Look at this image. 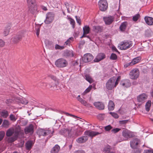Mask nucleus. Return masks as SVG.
Segmentation results:
<instances>
[{
	"instance_id": "obj_1",
	"label": "nucleus",
	"mask_w": 153,
	"mask_h": 153,
	"mask_svg": "<svg viewBox=\"0 0 153 153\" xmlns=\"http://www.w3.org/2000/svg\"><path fill=\"white\" fill-rule=\"evenodd\" d=\"M29 11L33 14L37 11V7L35 0H27Z\"/></svg>"
},
{
	"instance_id": "obj_2",
	"label": "nucleus",
	"mask_w": 153,
	"mask_h": 153,
	"mask_svg": "<svg viewBox=\"0 0 153 153\" xmlns=\"http://www.w3.org/2000/svg\"><path fill=\"white\" fill-rule=\"evenodd\" d=\"M115 78L114 77L110 78L106 83L105 87L108 90H111L117 86L115 83Z\"/></svg>"
},
{
	"instance_id": "obj_3",
	"label": "nucleus",
	"mask_w": 153,
	"mask_h": 153,
	"mask_svg": "<svg viewBox=\"0 0 153 153\" xmlns=\"http://www.w3.org/2000/svg\"><path fill=\"white\" fill-rule=\"evenodd\" d=\"M55 16V14L53 12L48 13L46 15V19L44 22L45 24H49L53 21Z\"/></svg>"
},
{
	"instance_id": "obj_4",
	"label": "nucleus",
	"mask_w": 153,
	"mask_h": 153,
	"mask_svg": "<svg viewBox=\"0 0 153 153\" xmlns=\"http://www.w3.org/2000/svg\"><path fill=\"white\" fill-rule=\"evenodd\" d=\"M75 131L73 129H63L60 131L61 134L64 135H68V136L71 137L74 135H76V134H74Z\"/></svg>"
},
{
	"instance_id": "obj_5",
	"label": "nucleus",
	"mask_w": 153,
	"mask_h": 153,
	"mask_svg": "<svg viewBox=\"0 0 153 153\" xmlns=\"http://www.w3.org/2000/svg\"><path fill=\"white\" fill-rule=\"evenodd\" d=\"M55 65L59 68H64L66 67L68 64L67 61L63 58L59 59L56 61Z\"/></svg>"
},
{
	"instance_id": "obj_6",
	"label": "nucleus",
	"mask_w": 153,
	"mask_h": 153,
	"mask_svg": "<svg viewBox=\"0 0 153 153\" xmlns=\"http://www.w3.org/2000/svg\"><path fill=\"white\" fill-rule=\"evenodd\" d=\"M100 10L102 11H105L108 8V4L106 0H100L98 2Z\"/></svg>"
},
{
	"instance_id": "obj_7",
	"label": "nucleus",
	"mask_w": 153,
	"mask_h": 153,
	"mask_svg": "<svg viewBox=\"0 0 153 153\" xmlns=\"http://www.w3.org/2000/svg\"><path fill=\"white\" fill-rule=\"evenodd\" d=\"M132 44L131 41H124L120 44V45L119 46V48L121 50H126L131 47L132 46Z\"/></svg>"
},
{
	"instance_id": "obj_8",
	"label": "nucleus",
	"mask_w": 153,
	"mask_h": 153,
	"mask_svg": "<svg viewBox=\"0 0 153 153\" xmlns=\"http://www.w3.org/2000/svg\"><path fill=\"white\" fill-rule=\"evenodd\" d=\"M129 75L131 79H136L139 76V71L137 69H133L130 71Z\"/></svg>"
},
{
	"instance_id": "obj_9",
	"label": "nucleus",
	"mask_w": 153,
	"mask_h": 153,
	"mask_svg": "<svg viewBox=\"0 0 153 153\" xmlns=\"http://www.w3.org/2000/svg\"><path fill=\"white\" fill-rule=\"evenodd\" d=\"M122 135L125 138L124 140H127L128 138H131L133 136L131 132L127 129L124 130L123 131Z\"/></svg>"
},
{
	"instance_id": "obj_10",
	"label": "nucleus",
	"mask_w": 153,
	"mask_h": 153,
	"mask_svg": "<svg viewBox=\"0 0 153 153\" xmlns=\"http://www.w3.org/2000/svg\"><path fill=\"white\" fill-rule=\"evenodd\" d=\"M93 56L90 53L85 54L82 57V61L84 62H88L91 61L93 59Z\"/></svg>"
},
{
	"instance_id": "obj_11",
	"label": "nucleus",
	"mask_w": 153,
	"mask_h": 153,
	"mask_svg": "<svg viewBox=\"0 0 153 153\" xmlns=\"http://www.w3.org/2000/svg\"><path fill=\"white\" fill-rule=\"evenodd\" d=\"M34 127L32 124H30L25 128L24 131L26 134L30 133L32 134L34 132Z\"/></svg>"
},
{
	"instance_id": "obj_12",
	"label": "nucleus",
	"mask_w": 153,
	"mask_h": 153,
	"mask_svg": "<svg viewBox=\"0 0 153 153\" xmlns=\"http://www.w3.org/2000/svg\"><path fill=\"white\" fill-rule=\"evenodd\" d=\"M147 96L145 94H142L137 97V101L141 103H143L146 101Z\"/></svg>"
},
{
	"instance_id": "obj_13",
	"label": "nucleus",
	"mask_w": 153,
	"mask_h": 153,
	"mask_svg": "<svg viewBox=\"0 0 153 153\" xmlns=\"http://www.w3.org/2000/svg\"><path fill=\"white\" fill-rule=\"evenodd\" d=\"M101 133L97 131H91L90 130H87L84 132V134L85 135H88L92 137L95 136Z\"/></svg>"
},
{
	"instance_id": "obj_14",
	"label": "nucleus",
	"mask_w": 153,
	"mask_h": 153,
	"mask_svg": "<svg viewBox=\"0 0 153 153\" xmlns=\"http://www.w3.org/2000/svg\"><path fill=\"white\" fill-rule=\"evenodd\" d=\"M140 142V140L137 138L134 139L130 142L131 147L134 149L137 148V145Z\"/></svg>"
},
{
	"instance_id": "obj_15",
	"label": "nucleus",
	"mask_w": 153,
	"mask_h": 153,
	"mask_svg": "<svg viewBox=\"0 0 153 153\" xmlns=\"http://www.w3.org/2000/svg\"><path fill=\"white\" fill-rule=\"evenodd\" d=\"M105 57V55L104 53H100L97 55L94 61L95 62H98L103 59Z\"/></svg>"
},
{
	"instance_id": "obj_16",
	"label": "nucleus",
	"mask_w": 153,
	"mask_h": 153,
	"mask_svg": "<svg viewBox=\"0 0 153 153\" xmlns=\"http://www.w3.org/2000/svg\"><path fill=\"white\" fill-rule=\"evenodd\" d=\"M23 36H24L22 34L15 36L12 38V41L14 43H17L22 39Z\"/></svg>"
},
{
	"instance_id": "obj_17",
	"label": "nucleus",
	"mask_w": 153,
	"mask_h": 153,
	"mask_svg": "<svg viewBox=\"0 0 153 153\" xmlns=\"http://www.w3.org/2000/svg\"><path fill=\"white\" fill-rule=\"evenodd\" d=\"M103 19L106 25H109L113 22L114 18L112 16H109L108 17H104Z\"/></svg>"
},
{
	"instance_id": "obj_18",
	"label": "nucleus",
	"mask_w": 153,
	"mask_h": 153,
	"mask_svg": "<svg viewBox=\"0 0 153 153\" xmlns=\"http://www.w3.org/2000/svg\"><path fill=\"white\" fill-rule=\"evenodd\" d=\"M94 105L96 108L99 110L104 109L105 105L103 103L100 102H96L94 103Z\"/></svg>"
},
{
	"instance_id": "obj_19",
	"label": "nucleus",
	"mask_w": 153,
	"mask_h": 153,
	"mask_svg": "<svg viewBox=\"0 0 153 153\" xmlns=\"http://www.w3.org/2000/svg\"><path fill=\"white\" fill-rule=\"evenodd\" d=\"M144 20L146 23L148 25H153V18L150 17H145Z\"/></svg>"
},
{
	"instance_id": "obj_20",
	"label": "nucleus",
	"mask_w": 153,
	"mask_h": 153,
	"mask_svg": "<svg viewBox=\"0 0 153 153\" xmlns=\"http://www.w3.org/2000/svg\"><path fill=\"white\" fill-rule=\"evenodd\" d=\"M88 140L87 136H84L78 138L76 139V141L79 143H83L86 142Z\"/></svg>"
},
{
	"instance_id": "obj_21",
	"label": "nucleus",
	"mask_w": 153,
	"mask_h": 153,
	"mask_svg": "<svg viewBox=\"0 0 153 153\" xmlns=\"http://www.w3.org/2000/svg\"><path fill=\"white\" fill-rule=\"evenodd\" d=\"M60 149V146L57 144L56 145L51 149V153H58Z\"/></svg>"
},
{
	"instance_id": "obj_22",
	"label": "nucleus",
	"mask_w": 153,
	"mask_h": 153,
	"mask_svg": "<svg viewBox=\"0 0 153 153\" xmlns=\"http://www.w3.org/2000/svg\"><path fill=\"white\" fill-rule=\"evenodd\" d=\"M49 76L50 77L51 79H52L55 82H57L55 84V85L54 86V87L52 86V85H49L50 88H51V90H55V88H52L53 87V88H54L55 87V86L56 88V85H57L56 84L58 83V80L55 76L53 75H50Z\"/></svg>"
},
{
	"instance_id": "obj_23",
	"label": "nucleus",
	"mask_w": 153,
	"mask_h": 153,
	"mask_svg": "<svg viewBox=\"0 0 153 153\" xmlns=\"http://www.w3.org/2000/svg\"><path fill=\"white\" fill-rule=\"evenodd\" d=\"M92 29L94 31L98 33L101 31L102 28L100 26H94L92 27Z\"/></svg>"
},
{
	"instance_id": "obj_24",
	"label": "nucleus",
	"mask_w": 153,
	"mask_h": 153,
	"mask_svg": "<svg viewBox=\"0 0 153 153\" xmlns=\"http://www.w3.org/2000/svg\"><path fill=\"white\" fill-rule=\"evenodd\" d=\"M127 25L128 23L126 22H125L122 23L119 27L120 30L122 31H124L126 28Z\"/></svg>"
},
{
	"instance_id": "obj_25",
	"label": "nucleus",
	"mask_w": 153,
	"mask_h": 153,
	"mask_svg": "<svg viewBox=\"0 0 153 153\" xmlns=\"http://www.w3.org/2000/svg\"><path fill=\"white\" fill-rule=\"evenodd\" d=\"M11 25L9 24L5 28L3 33L4 36H6L8 35L9 32Z\"/></svg>"
},
{
	"instance_id": "obj_26",
	"label": "nucleus",
	"mask_w": 153,
	"mask_h": 153,
	"mask_svg": "<svg viewBox=\"0 0 153 153\" xmlns=\"http://www.w3.org/2000/svg\"><path fill=\"white\" fill-rule=\"evenodd\" d=\"M108 109L109 111H112L114 108V104L113 102L111 100H110L108 105Z\"/></svg>"
},
{
	"instance_id": "obj_27",
	"label": "nucleus",
	"mask_w": 153,
	"mask_h": 153,
	"mask_svg": "<svg viewBox=\"0 0 153 153\" xmlns=\"http://www.w3.org/2000/svg\"><path fill=\"white\" fill-rule=\"evenodd\" d=\"M64 55L66 57H72L74 56V54L72 51H66L64 53Z\"/></svg>"
},
{
	"instance_id": "obj_28",
	"label": "nucleus",
	"mask_w": 153,
	"mask_h": 153,
	"mask_svg": "<svg viewBox=\"0 0 153 153\" xmlns=\"http://www.w3.org/2000/svg\"><path fill=\"white\" fill-rule=\"evenodd\" d=\"M84 78L85 79L89 82L90 83H91L93 82V80L91 76L88 74H86L84 76Z\"/></svg>"
},
{
	"instance_id": "obj_29",
	"label": "nucleus",
	"mask_w": 153,
	"mask_h": 153,
	"mask_svg": "<svg viewBox=\"0 0 153 153\" xmlns=\"http://www.w3.org/2000/svg\"><path fill=\"white\" fill-rule=\"evenodd\" d=\"M14 133V129L13 128H10L7 131L6 135L7 137L11 136Z\"/></svg>"
},
{
	"instance_id": "obj_30",
	"label": "nucleus",
	"mask_w": 153,
	"mask_h": 153,
	"mask_svg": "<svg viewBox=\"0 0 153 153\" xmlns=\"http://www.w3.org/2000/svg\"><path fill=\"white\" fill-rule=\"evenodd\" d=\"M121 84L123 86L126 88L129 87L131 85L130 83L129 80H125L123 82L121 83Z\"/></svg>"
},
{
	"instance_id": "obj_31",
	"label": "nucleus",
	"mask_w": 153,
	"mask_h": 153,
	"mask_svg": "<svg viewBox=\"0 0 153 153\" xmlns=\"http://www.w3.org/2000/svg\"><path fill=\"white\" fill-rule=\"evenodd\" d=\"M0 114L4 118H7L8 116V112L5 110H2Z\"/></svg>"
},
{
	"instance_id": "obj_32",
	"label": "nucleus",
	"mask_w": 153,
	"mask_h": 153,
	"mask_svg": "<svg viewBox=\"0 0 153 153\" xmlns=\"http://www.w3.org/2000/svg\"><path fill=\"white\" fill-rule=\"evenodd\" d=\"M33 144L32 141H28L25 144V146L27 149L30 150Z\"/></svg>"
},
{
	"instance_id": "obj_33",
	"label": "nucleus",
	"mask_w": 153,
	"mask_h": 153,
	"mask_svg": "<svg viewBox=\"0 0 153 153\" xmlns=\"http://www.w3.org/2000/svg\"><path fill=\"white\" fill-rule=\"evenodd\" d=\"M76 98L79 101L84 105H87V103L86 102L83 100L82 98H81L79 95Z\"/></svg>"
},
{
	"instance_id": "obj_34",
	"label": "nucleus",
	"mask_w": 153,
	"mask_h": 153,
	"mask_svg": "<svg viewBox=\"0 0 153 153\" xmlns=\"http://www.w3.org/2000/svg\"><path fill=\"white\" fill-rule=\"evenodd\" d=\"M83 33L86 34H88L89 33L90 28L87 25L85 26L83 28Z\"/></svg>"
},
{
	"instance_id": "obj_35",
	"label": "nucleus",
	"mask_w": 153,
	"mask_h": 153,
	"mask_svg": "<svg viewBox=\"0 0 153 153\" xmlns=\"http://www.w3.org/2000/svg\"><path fill=\"white\" fill-rule=\"evenodd\" d=\"M92 86L91 85H90L89 86L88 88L82 94V95H85L86 94L89 92L91 89H92Z\"/></svg>"
},
{
	"instance_id": "obj_36",
	"label": "nucleus",
	"mask_w": 153,
	"mask_h": 153,
	"mask_svg": "<svg viewBox=\"0 0 153 153\" xmlns=\"http://www.w3.org/2000/svg\"><path fill=\"white\" fill-rule=\"evenodd\" d=\"M111 149V148L110 146L108 145H106L103 149V152L105 153H107L108 152L110 151Z\"/></svg>"
},
{
	"instance_id": "obj_37",
	"label": "nucleus",
	"mask_w": 153,
	"mask_h": 153,
	"mask_svg": "<svg viewBox=\"0 0 153 153\" xmlns=\"http://www.w3.org/2000/svg\"><path fill=\"white\" fill-rule=\"evenodd\" d=\"M38 133L40 136H46L45 134V129H41L38 131Z\"/></svg>"
},
{
	"instance_id": "obj_38",
	"label": "nucleus",
	"mask_w": 153,
	"mask_h": 153,
	"mask_svg": "<svg viewBox=\"0 0 153 153\" xmlns=\"http://www.w3.org/2000/svg\"><path fill=\"white\" fill-rule=\"evenodd\" d=\"M9 122L7 120H4L3 122L2 126L5 128H7L9 125Z\"/></svg>"
},
{
	"instance_id": "obj_39",
	"label": "nucleus",
	"mask_w": 153,
	"mask_h": 153,
	"mask_svg": "<svg viewBox=\"0 0 153 153\" xmlns=\"http://www.w3.org/2000/svg\"><path fill=\"white\" fill-rule=\"evenodd\" d=\"M140 59L139 57H137L134 58L131 61L132 65H134L139 62Z\"/></svg>"
},
{
	"instance_id": "obj_40",
	"label": "nucleus",
	"mask_w": 153,
	"mask_h": 153,
	"mask_svg": "<svg viewBox=\"0 0 153 153\" xmlns=\"http://www.w3.org/2000/svg\"><path fill=\"white\" fill-rule=\"evenodd\" d=\"M151 105V102L150 101H148L146 103L145 105L146 109L147 111L149 110V108Z\"/></svg>"
},
{
	"instance_id": "obj_41",
	"label": "nucleus",
	"mask_w": 153,
	"mask_h": 153,
	"mask_svg": "<svg viewBox=\"0 0 153 153\" xmlns=\"http://www.w3.org/2000/svg\"><path fill=\"white\" fill-rule=\"evenodd\" d=\"M54 132V131L53 130L51 131V130L49 129H48L45 130V134H46V136L51 134V135L50 137L53 135Z\"/></svg>"
},
{
	"instance_id": "obj_42",
	"label": "nucleus",
	"mask_w": 153,
	"mask_h": 153,
	"mask_svg": "<svg viewBox=\"0 0 153 153\" xmlns=\"http://www.w3.org/2000/svg\"><path fill=\"white\" fill-rule=\"evenodd\" d=\"M68 19L70 21L71 24L72 25V27L74 28L75 26V22L74 20L71 17H69Z\"/></svg>"
},
{
	"instance_id": "obj_43",
	"label": "nucleus",
	"mask_w": 153,
	"mask_h": 153,
	"mask_svg": "<svg viewBox=\"0 0 153 153\" xmlns=\"http://www.w3.org/2000/svg\"><path fill=\"white\" fill-rule=\"evenodd\" d=\"M64 48V46H60L58 44H56L55 46V48L56 50H62Z\"/></svg>"
},
{
	"instance_id": "obj_44",
	"label": "nucleus",
	"mask_w": 153,
	"mask_h": 153,
	"mask_svg": "<svg viewBox=\"0 0 153 153\" xmlns=\"http://www.w3.org/2000/svg\"><path fill=\"white\" fill-rule=\"evenodd\" d=\"M65 5L67 8V12L68 13H71V11L70 10V4L68 2L65 3Z\"/></svg>"
},
{
	"instance_id": "obj_45",
	"label": "nucleus",
	"mask_w": 153,
	"mask_h": 153,
	"mask_svg": "<svg viewBox=\"0 0 153 153\" xmlns=\"http://www.w3.org/2000/svg\"><path fill=\"white\" fill-rule=\"evenodd\" d=\"M117 55L116 54L114 53H112L111 54V56L110 57V59H111L113 60H116L117 59Z\"/></svg>"
},
{
	"instance_id": "obj_46",
	"label": "nucleus",
	"mask_w": 153,
	"mask_h": 153,
	"mask_svg": "<svg viewBox=\"0 0 153 153\" xmlns=\"http://www.w3.org/2000/svg\"><path fill=\"white\" fill-rule=\"evenodd\" d=\"M140 17V15L139 14H136L134 16H133L132 18L133 20L134 21H136L138 20Z\"/></svg>"
},
{
	"instance_id": "obj_47",
	"label": "nucleus",
	"mask_w": 153,
	"mask_h": 153,
	"mask_svg": "<svg viewBox=\"0 0 153 153\" xmlns=\"http://www.w3.org/2000/svg\"><path fill=\"white\" fill-rule=\"evenodd\" d=\"M16 140V139L14 137H9L7 141L9 143H11L14 142Z\"/></svg>"
},
{
	"instance_id": "obj_48",
	"label": "nucleus",
	"mask_w": 153,
	"mask_h": 153,
	"mask_svg": "<svg viewBox=\"0 0 153 153\" xmlns=\"http://www.w3.org/2000/svg\"><path fill=\"white\" fill-rule=\"evenodd\" d=\"M5 134V132L4 131H0V141L3 139Z\"/></svg>"
},
{
	"instance_id": "obj_49",
	"label": "nucleus",
	"mask_w": 153,
	"mask_h": 153,
	"mask_svg": "<svg viewBox=\"0 0 153 153\" xmlns=\"http://www.w3.org/2000/svg\"><path fill=\"white\" fill-rule=\"evenodd\" d=\"M112 128V127L110 125H108L104 127L105 130L106 131H109Z\"/></svg>"
},
{
	"instance_id": "obj_50",
	"label": "nucleus",
	"mask_w": 153,
	"mask_h": 153,
	"mask_svg": "<svg viewBox=\"0 0 153 153\" xmlns=\"http://www.w3.org/2000/svg\"><path fill=\"white\" fill-rule=\"evenodd\" d=\"M109 113L112 115V116H113L115 118H118L119 117V116L118 114L116 113L110 112Z\"/></svg>"
},
{
	"instance_id": "obj_51",
	"label": "nucleus",
	"mask_w": 153,
	"mask_h": 153,
	"mask_svg": "<svg viewBox=\"0 0 153 153\" xmlns=\"http://www.w3.org/2000/svg\"><path fill=\"white\" fill-rule=\"evenodd\" d=\"M128 120H120L119 121V123L121 125L126 124L128 122Z\"/></svg>"
},
{
	"instance_id": "obj_52",
	"label": "nucleus",
	"mask_w": 153,
	"mask_h": 153,
	"mask_svg": "<svg viewBox=\"0 0 153 153\" xmlns=\"http://www.w3.org/2000/svg\"><path fill=\"white\" fill-rule=\"evenodd\" d=\"M104 114H100L97 116L98 118L100 120H102L104 118Z\"/></svg>"
},
{
	"instance_id": "obj_53",
	"label": "nucleus",
	"mask_w": 153,
	"mask_h": 153,
	"mask_svg": "<svg viewBox=\"0 0 153 153\" xmlns=\"http://www.w3.org/2000/svg\"><path fill=\"white\" fill-rule=\"evenodd\" d=\"M9 117L10 120L11 121H15L16 120V118L15 116L13 114H11L10 116Z\"/></svg>"
},
{
	"instance_id": "obj_54",
	"label": "nucleus",
	"mask_w": 153,
	"mask_h": 153,
	"mask_svg": "<svg viewBox=\"0 0 153 153\" xmlns=\"http://www.w3.org/2000/svg\"><path fill=\"white\" fill-rule=\"evenodd\" d=\"M113 77H114L115 78V84L117 83L116 85H118L119 81H120V79L121 77L120 76H119L118 77H117V78L115 76H113Z\"/></svg>"
},
{
	"instance_id": "obj_55",
	"label": "nucleus",
	"mask_w": 153,
	"mask_h": 153,
	"mask_svg": "<svg viewBox=\"0 0 153 153\" xmlns=\"http://www.w3.org/2000/svg\"><path fill=\"white\" fill-rule=\"evenodd\" d=\"M120 130V129L119 128H116L112 129L111 130V132L114 133H115L118 132Z\"/></svg>"
},
{
	"instance_id": "obj_56",
	"label": "nucleus",
	"mask_w": 153,
	"mask_h": 153,
	"mask_svg": "<svg viewBox=\"0 0 153 153\" xmlns=\"http://www.w3.org/2000/svg\"><path fill=\"white\" fill-rule=\"evenodd\" d=\"M143 153H153V150L152 149L145 150Z\"/></svg>"
},
{
	"instance_id": "obj_57",
	"label": "nucleus",
	"mask_w": 153,
	"mask_h": 153,
	"mask_svg": "<svg viewBox=\"0 0 153 153\" xmlns=\"http://www.w3.org/2000/svg\"><path fill=\"white\" fill-rule=\"evenodd\" d=\"M5 45V42L2 39H0V47H3Z\"/></svg>"
},
{
	"instance_id": "obj_58",
	"label": "nucleus",
	"mask_w": 153,
	"mask_h": 153,
	"mask_svg": "<svg viewBox=\"0 0 153 153\" xmlns=\"http://www.w3.org/2000/svg\"><path fill=\"white\" fill-rule=\"evenodd\" d=\"M76 22L77 23H78L79 25H81V20L77 16H75Z\"/></svg>"
},
{
	"instance_id": "obj_59",
	"label": "nucleus",
	"mask_w": 153,
	"mask_h": 153,
	"mask_svg": "<svg viewBox=\"0 0 153 153\" xmlns=\"http://www.w3.org/2000/svg\"><path fill=\"white\" fill-rule=\"evenodd\" d=\"M130 65H132L131 62L125 64V65H124V67H125V68H126L128 67Z\"/></svg>"
},
{
	"instance_id": "obj_60",
	"label": "nucleus",
	"mask_w": 153,
	"mask_h": 153,
	"mask_svg": "<svg viewBox=\"0 0 153 153\" xmlns=\"http://www.w3.org/2000/svg\"><path fill=\"white\" fill-rule=\"evenodd\" d=\"M74 153H85V152L82 150H79L75 151Z\"/></svg>"
},
{
	"instance_id": "obj_61",
	"label": "nucleus",
	"mask_w": 153,
	"mask_h": 153,
	"mask_svg": "<svg viewBox=\"0 0 153 153\" xmlns=\"http://www.w3.org/2000/svg\"><path fill=\"white\" fill-rule=\"evenodd\" d=\"M12 102V100L10 99H7L5 101L7 104H8Z\"/></svg>"
},
{
	"instance_id": "obj_62",
	"label": "nucleus",
	"mask_w": 153,
	"mask_h": 153,
	"mask_svg": "<svg viewBox=\"0 0 153 153\" xmlns=\"http://www.w3.org/2000/svg\"><path fill=\"white\" fill-rule=\"evenodd\" d=\"M40 32V29L39 28H38L36 30V34L37 36L38 37L39 36V35Z\"/></svg>"
},
{
	"instance_id": "obj_63",
	"label": "nucleus",
	"mask_w": 153,
	"mask_h": 153,
	"mask_svg": "<svg viewBox=\"0 0 153 153\" xmlns=\"http://www.w3.org/2000/svg\"><path fill=\"white\" fill-rule=\"evenodd\" d=\"M70 43L68 42V41H66L64 43V45H70Z\"/></svg>"
},
{
	"instance_id": "obj_64",
	"label": "nucleus",
	"mask_w": 153,
	"mask_h": 153,
	"mask_svg": "<svg viewBox=\"0 0 153 153\" xmlns=\"http://www.w3.org/2000/svg\"><path fill=\"white\" fill-rule=\"evenodd\" d=\"M112 50H113L114 51H117V49L116 48V47L115 46H114L112 47Z\"/></svg>"
}]
</instances>
